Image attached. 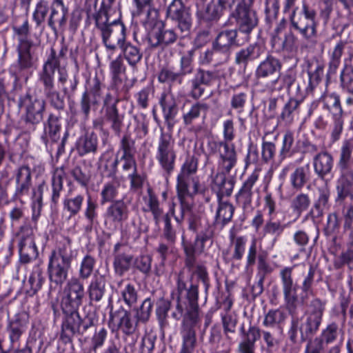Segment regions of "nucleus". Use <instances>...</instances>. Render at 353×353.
Masks as SVG:
<instances>
[{
    "instance_id": "nucleus-1",
    "label": "nucleus",
    "mask_w": 353,
    "mask_h": 353,
    "mask_svg": "<svg viewBox=\"0 0 353 353\" xmlns=\"http://www.w3.org/2000/svg\"><path fill=\"white\" fill-rule=\"evenodd\" d=\"M198 298V285L191 284L187 288L183 276L179 274L176 290L171 293V301L162 298L157 303L156 314L161 326L168 324L167 318L171 302L174 304L172 317L176 321L183 317L181 329L183 343L179 353H192L195 347L196 330L200 323Z\"/></svg>"
},
{
    "instance_id": "nucleus-2",
    "label": "nucleus",
    "mask_w": 353,
    "mask_h": 353,
    "mask_svg": "<svg viewBox=\"0 0 353 353\" xmlns=\"http://www.w3.org/2000/svg\"><path fill=\"white\" fill-rule=\"evenodd\" d=\"M75 255V251L72 250L71 240L69 239H65L57 249L52 251L47 270L52 285L61 287L68 280Z\"/></svg>"
},
{
    "instance_id": "nucleus-3",
    "label": "nucleus",
    "mask_w": 353,
    "mask_h": 353,
    "mask_svg": "<svg viewBox=\"0 0 353 353\" xmlns=\"http://www.w3.org/2000/svg\"><path fill=\"white\" fill-rule=\"evenodd\" d=\"M97 28L100 30L102 43L108 51L114 52L126 41V28L117 20L109 21L108 12H97L95 17Z\"/></svg>"
},
{
    "instance_id": "nucleus-4",
    "label": "nucleus",
    "mask_w": 353,
    "mask_h": 353,
    "mask_svg": "<svg viewBox=\"0 0 353 353\" xmlns=\"http://www.w3.org/2000/svg\"><path fill=\"white\" fill-rule=\"evenodd\" d=\"M223 140L209 143L212 150H218L219 165L223 170L228 172L236 165L237 155L235 146L230 143L235 137L234 124L232 119L225 120L223 123Z\"/></svg>"
},
{
    "instance_id": "nucleus-5",
    "label": "nucleus",
    "mask_w": 353,
    "mask_h": 353,
    "mask_svg": "<svg viewBox=\"0 0 353 353\" xmlns=\"http://www.w3.org/2000/svg\"><path fill=\"white\" fill-rule=\"evenodd\" d=\"M291 26L297 30L305 39L307 46L312 47L316 43L317 23L316 21V12L307 5L303 6L302 12L296 14L294 10L290 16Z\"/></svg>"
},
{
    "instance_id": "nucleus-6",
    "label": "nucleus",
    "mask_w": 353,
    "mask_h": 353,
    "mask_svg": "<svg viewBox=\"0 0 353 353\" xmlns=\"http://www.w3.org/2000/svg\"><path fill=\"white\" fill-rule=\"evenodd\" d=\"M199 158L195 155H188L181 165L177 176L176 190L182 194H199L202 189L197 177L192 176L198 170Z\"/></svg>"
},
{
    "instance_id": "nucleus-7",
    "label": "nucleus",
    "mask_w": 353,
    "mask_h": 353,
    "mask_svg": "<svg viewBox=\"0 0 353 353\" xmlns=\"http://www.w3.org/2000/svg\"><path fill=\"white\" fill-rule=\"evenodd\" d=\"M62 311L65 317L61 324L60 339L64 343H70L72 337L75 335H83L93 325V321L88 317L82 319L78 310L70 311V312L65 310Z\"/></svg>"
},
{
    "instance_id": "nucleus-8",
    "label": "nucleus",
    "mask_w": 353,
    "mask_h": 353,
    "mask_svg": "<svg viewBox=\"0 0 353 353\" xmlns=\"http://www.w3.org/2000/svg\"><path fill=\"white\" fill-rule=\"evenodd\" d=\"M174 145L171 134L162 132L158 140L155 158L167 175H170L175 167L176 152Z\"/></svg>"
},
{
    "instance_id": "nucleus-9",
    "label": "nucleus",
    "mask_w": 353,
    "mask_h": 353,
    "mask_svg": "<svg viewBox=\"0 0 353 353\" xmlns=\"http://www.w3.org/2000/svg\"><path fill=\"white\" fill-rule=\"evenodd\" d=\"M253 0H236V7L231 12L230 17L235 19L239 31L249 34L258 25V18L251 10Z\"/></svg>"
},
{
    "instance_id": "nucleus-10",
    "label": "nucleus",
    "mask_w": 353,
    "mask_h": 353,
    "mask_svg": "<svg viewBox=\"0 0 353 353\" xmlns=\"http://www.w3.org/2000/svg\"><path fill=\"white\" fill-rule=\"evenodd\" d=\"M179 36L173 28H167L164 24L154 27L148 32L146 40L148 48L158 50L159 55L170 50V47L176 42Z\"/></svg>"
},
{
    "instance_id": "nucleus-11",
    "label": "nucleus",
    "mask_w": 353,
    "mask_h": 353,
    "mask_svg": "<svg viewBox=\"0 0 353 353\" xmlns=\"http://www.w3.org/2000/svg\"><path fill=\"white\" fill-rule=\"evenodd\" d=\"M85 296V288L83 282L77 277L69 279L63 289V295L61 301L62 310L70 312L83 303Z\"/></svg>"
},
{
    "instance_id": "nucleus-12",
    "label": "nucleus",
    "mask_w": 353,
    "mask_h": 353,
    "mask_svg": "<svg viewBox=\"0 0 353 353\" xmlns=\"http://www.w3.org/2000/svg\"><path fill=\"white\" fill-rule=\"evenodd\" d=\"M19 105L26 110L25 121L32 130L39 124L43 117L46 108L45 100L36 94H26L19 99Z\"/></svg>"
},
{
    "instance_id": "nucleus-13",
    "label": "nucleus",
    "mask_w": 353,
    "mask_h": 353,
    "mask_svg": "<svg viewBox=\"0 0 353 353\" xmlns=\"http://www.w3.org/2000/svg\"><path fill=\"white\" fill-rule=\"evenodd\" d=\"M344 332L338 323L332 322L326 325L321 332L319 336L310 339L307 343V353H319L320 350H323L324 344L328 345L333 343L340 339V342L337 345H342Z\"/></svg>"
},
{
    "instance_id": "nucleus-14",
    "label": "nucleus",
    "mask_w": 353,
    "mask_h": 353,
    "mask_svg": "<svg viewBox=\"0 0 353 353\" xmlns=\"http://www.w3.org/2000/svg\"><path fill=\"white\" fill-rule=\"evenodd\" d=\"M321 323V320L305 314L300 318H292L291 327L288 332L289 338L295 343L299 331L302 341L312 339L311 338L319 331Z\"/></svg>"
},
{
    "instance_id": "nucleus-15",
    "label": "nucleus",
    "mask_w": 353,
    "mask_h": 353,
    "mask_svg": "<svg viewBox=\"0 0 353 353\" xmlns=\"http://www.w3.org/2000/svg\"><path fill=\"white\" fill-rule=\"evenodd\" d=\"M167 16L177 23L181 37L188 36L192 28V19L189 8L185 7L182 0H173L168 8Z\"/></svg>"
},
{
    "instance_id": "nucleus-16",
    "label": "nucleus",
    "mask_w": 353,
    "mask_h": 353,
    "mask_svg": "<svg viewBox=\"0 0 353 353\" xmlns=\"http://www.w3.org/2000/svg\"><path fill=\"white\" fill-rule=\"evenodd\" d=\"M20 261L28 263L38 256V250L33 237V229L28 225L21 227L19 233Z\"/></svg>"
},
{
    "instance_id": "nucleus-17",
    "label": "nucleus",
    "mask_w": 353,
    "mask_h": 353,
    "mask_svg": "<svg viewBox=\"0 0 353 353\" xmlns=\"http://www.w3.org/2000/svg\"><path fill=\"white\" fill-rule=\"evenodd\" d=\"M282 65L279 59L269 55L257 65L254 76L258 84L265 87V83L277 77L280 72Z\"/></svg>"
},
{
    "instance_id": "nucleus-18",
    "label": "nucleus",
    "mask_w": 353,
    "mask_h": 353,
    "mask_svg": "<svg viewBox=\"0 0 353 353\" xmlns=\"http://www.w3.org/2000/svg\"><path fill=\"white\" fill-rule=\"evenodd\" d=\"M39 43L32 41L21 40V44L17 46V65L19 71L29 70L34 68L37 61L36 51Z\"/></svg>"
},
{
    "instance_id": "nucleus-19",
    "label": "nucleus",
    "mask_w": 353,
    "mask_h": 353,
    "mask_svg": "<svg viewBox=\"0 0 353 353\" xmlns=\"http://www.w3.org/2000/svg\"><path fill=\"white\" fill-rule=\"evenodd\" d=\"M216 78L217 75L215 71L198 68L190 80L191 97L195 100L200 99L205 92L204 86L212 85L216 80Z\"/></svg>"
},
{
    "instance_id": "nucleus-20",
    "label": "nucleus",
    "mask_w": 353,
    "mask_h": 353,
    "mask_svg": "<svg viewBox=\"0 0 353 353\" xmlns=\"http://www.w3.org/2000/svg\"><path fill=\"white\" fill-rule=\"evenodd\" d=\"M39 81L43 85V93L50 104L57 110H62L65 107L63 94L55 88L54 76L52 73L39 74Z\"/></svg>"
},
{
    "instance_id": "nucleus-21",
    "label": "nucleus",
    "mask_w": 353,
    "mask_h": 353,
    "mask_svg": "<svg viewBox=\"0 0 353 353\" xmlns=\"http://www.w3.org/2000/svg\"><path fill=\"white\" fill-rule=\"evenodd\" d=\"M282 289L286 304L291 311L295 309L296 303L298 300L297 285L292 278V268H285L280 272Z\"/></svg>"
},
{
    "instance_id": "nucleus-22",
    "label": "nucleus",
    "mask_w": 353,
    "mask_h": 353,
    "mask_svg": "<svg viewBox=\"0 0 353 353\" xmlns=\"http://www.w3.org/2000/svg\"><path fill=\"white\" fill-rule=\"evenodd\" d=\"M259 179V174L256 172H252L243 182L241 188L235 195L236 204L243 211L252 208V199L254 193V187Z\"/></svg>"
},
{
    "instance_id": "nucleus-23",
    "label": "nucleus",
    "mask_w": 353,
    "mask_h": 353,
    "mask_svg": "<svg viewBox=\"0 0 353 353\" xmlns=\"http://www.w3.org/2000/svg\"><path fill=\"white\" fill-rule=\"evenodd\" d=\"M15 180V190L14 199H21L22 196L28 195L32 188V172L28 165L19 166L14 174Z\"/></svg>"
},
{
    "instance_id": "nucleus-24",
    "label": "nucleus",
    "mask_w": 353,
    "mask_h": 353,
    "mask_svg": "<svg viewBox=\"0 0 353 353\" xmlns=\"http://www.w3.org/2000/svg\"><path fill=\"white\" fill-rule=\"evenodd\" d=\"M319 102L323 103V109L331 113L334 117L342 116L343 110L340 103L339 96L335 93L323 94L319 101H314L307 105V117H310L314 110L318 107Z\"/></svg>"
},
{
    "instance_id": "nucleus-25",
    "label": "nucleus",
    "mask_w": 353,
    "mask_h": 353,
    "mask_svg": "<svg viewBox=\"0 0 353 353\" xmlns=\"http://www.w3.org/2000/svg\"><path fill=\"white\" fill-rule=\"evenodd\" d=\"M110 317L111 320L117 319L118 328L127 336H130L135 333L137 330L139 320L138 319L132 315V314L120 307L115 312L110 311Z\"/></svg>"
},
{
    "instance_id": "nucleus-26",
    "label": "nucleus",
    "mask_w": 353,
    "mask_h": 353,
    "mask_svg": "<svg viewBox=\"0 0 353 353\" xmlns=\"http://www.w3.org/2000/svg\"><path fill=\"white\" fill-rule=\"evenodd\" d=\"M165 122L170 130L176 123V116L178 113V101L173 94L168 93L162 95L160 100Z\"/></svg>"
},
{
    "instance_id": "nucleus-27",
    "label": "nucleus",
    "mask_w": 353,
    "mask_h": 353,
    "mask_svg": "<svg viewBox=\"0 0 353 353\" xmlns=\"http://www.w3.org/2000/svg\"><path fill=\"white\" fill-rule=\"evenodd\" d=\"M296 79V72L293 70H288L285 73L277 75L276 78L268 82L265 85V91L272 93L274 92H279L283 89L290 91L292 85L295 83Z\"/></svg>"
},
{
    "instance_id": "nucleus-28",
    "label": "nucleus",
    "mask_w": 353,
    "mask_h": 353,
    "mask_svg": "<svg viewBox=\"0 0 353 353\" xmlns=\"http://www.w3.org/2000/svg\"><path fill=\"white\" fill-rule=\"evenodd\" d=\"M263 53L264 48L261 46L256 43L249 45L236 52L235 63L245 69L249 62L259 59Z\"/></svg>"
},
{
    "instance_id": "nucleus-29",
    "label": "nucleus",
    "mask_w": 353,
    "mask_h": 353,
    "mask_svg": "<svg viewBox=\"0 0 353 353\" xmlns=\"http://www.w3.org/2000/svg\"><path fill=\"white\" fill-rule=\"evenodd\" d=\"M218 206L215 214L214 225L220 229H223L232 219L234 207L225 198L217 199Z\"/></svg>"
},
{
    "instance_id": "nucleus-30",
    "label": "nucleus",
    "mask_w": 353,
    "mask_h": 353,
    "mask_svg": "<svg viewBox=\"0 0 353 353\" xmlns=\"http://www.w3.org/2000/svg\"><path fill=\"white\" fill-rule=\"evenodd\" d=\"M68 9L63 4V0H54L51 6V13L48 19V26L54 31L57 30L56 23L59 28L63 29L67 21Z\"/></svg>"
},
{
    "instance_id": "nucleus-31",
    "label": "nucleus",
    "mask_w": 353,
    "mask_h": 353,
    "mask_svg": "<svg viewBox=\"0 0 353 353\" xmlns=\"http://www.w3.org/2000/svg\"><path fill=\"white\" fill-rule=\"evenodd\" d=\"M219 165H220L219 164ZM221 172H217L212 178V189L216 194L217 199L230 196L232 192L234 184L231 181L227 180L225 174L230 172H226L219 166Z\"/></svg>"
},
{
    "instance_id": "nucleus-32",
    "label": "nucleus",
    "mask_w": 353,
    "mask_h": 353,
    "mask_svg": "<svg viewBox=\"0 0 353 353\" xmlns=\"http://www.w3.org/2000/svg\"><path fill=\"white\" fill-rule=\"evenodd\" d=\"M129 209L123 199L112 203L105 212L106 218L114 224H121L128 219Z\"/></svg>"
},
{
    "instance_id": "nucleus-33",
    "label": "nucleus",
    "mask_w": 353,
    "mask_h": 353,
    "mask_svg": "<svg viewBox=\"0 0 353 353\" xmlns=\"http://www.w3.org/2000/svg\"><path fill=\"white\" fill-rule=\"evenodd\" d=\"M98 136L94 132H86L77 140L76 148L78 154L83 157L88 154H96L98 150Z\"/></svg>"
},
{
    "instance_id": "nucleus-34",
    "label": "nucleus",
    "mask_w": 353,
    "mask_h": 353,
    "mask_svg": "<svg viewBox=\"0 0 353 353\" xmlns=\"http://www.w3.org/2000/svg\"><path fill=\"white\" fill-rule=\"evenodd\" d=\"M340 177L338 180L336 190L338 198L343 200L349 195L350 188L353 185V168L344 166L339 168Z\"/></svg>"
},
{
    "instance_id": "nucleus-35",
    "label": "nucleus",
    "mask_w": 353,
    "mask_h": 353,
    "mask_svg": "<svg viewBox=\"0 0 353 353\" xmlns=\"http://www.w3.org/2000/svg\"><path fill=\"white\" fill-rule=\"evenodd\" d=\"M237 37V29H223L218 33L212 43L230 53L233 47L239 46Z\"/></svg>"
},
{
    "instance_id": "nucleus-36",
    "label": "nucleus",
    "mask_w": 353,
    "mask_h": 353,
    "mask_svg": "<svg viewBox=\"0 0 353 353\" xmlns=\"http://www.w3.org/2000/svg\"><path fill=\"white\" fill-rule=\"evenodd\" d=\"M106 278L99 271L95 272L88 287V293L91 301H100L105 292Z\"/></svg>"
},
{
    "instance_id": "nucleus-37",
    "label": "nucleus",
    "mask_w": 353,
    "mask_h": 353,
    "mask_svg": "<svg viewBox=\"0 0 353 353\" xmlns=\"http://www.w3.org/2000/svg\"><path fill=\"white\" fill-rule=\"evenodd\" d=\"M236 0H217L210 3L203 14V19L206 21H216L223 14V10L227 8H231L236 3Z\"/></svg>"
},
{
    "instance_id": "nucleus-38",
    "label": "nucleus",
    "mask_w": 353,
    "mask_h": 353,
    "mask_svg": "<svg viewBox=\"0 0 353 353\" xmlns=\"http://www.w3.org/2000/svg\"><path fill=\"white\" fill-rule=\"evenodd\" d=\"M330 188L325 183L316 189L315 201L313 205L312 212L316 216L320 217L323 214L325 210L328 209L330 204Z\"/></svg>"
},
{
    "instance_id": "nucleus-39",
    "label": "nucleus",
    "mask_w": 353,
    "mask_h": 353,
    "mask_svg": "<svg viewBox=\"0 0 353 353\" xmlns=\"http://www.w3.org/2000/svg\"><path fill=\"white\" fill-rule=\"evenodd\" d=\"M68 51V46L63 43H61L58 54H57L54 49L52 48L50 56L44 63L42 70L39 74H44L48 72L52 73V76H54L55 69L59 68L61 61L66 59Z\"/></svg>"
},
{
    "instance_id": "nucleus-40",
    "label": "nucleus",
    "mask_w": 353,
    "mask_h": 353,
    "mask_svg": "<svg viewBox=\"0 0 353 353\" xmlns=\"http://www.w3.org/2000/svg\"><path fill=\"white\" fill-rule=\"evenodd\" d=\"M272 48L278 51L291 52L297 49L298 38L290 30L285 34L283 38L276 34L272 36Z\"/></svg>"
},
{
    "instance_id": "nucleus-41",
    "label": "nucleus",
    "mask_w": 353,
    "mask_h": 353,
    "mask_svg": "<svg viewBox=\"0 0 353 353\" xmlns=\"http://www.w3.org/2000/svg\"><path fill=\"white\" fill-rule=\"evenodd\" d=\"M313 165L315 173L323 179L332 169L333 158L327 152L319 153L313 159Z\"/></svg>"
},
{
    "instance_id": "nucleus-42",
    "label": "nucleus",
    "mask_w": 353,
    "mask_h": 353,
    "mask_svg": "<svg viewBox=\"0 0 353 353\" xmlns=\"http://www.w3.org/2000/svg\"><path fill=\"white\" fill-rule=\"evenodd\" d=\"M61 123L59 118L52 114H50L47 121L44 123V133L41 136L43 143L47 145L48 138L53 142L57 141L60 138Z\"/></svg>"
},
{
    "instance_id": "nucleus-43",
    "label": "nucleus",
    "mask_w": 353,
    "mask_h": 353,
    "mask_svg": "<svg viewBox=\"0 0 353 353\" xmlns=\"http://www.w3.org/2000/svg\"><path fill=\"white\" fill-rule=\"evenodd\" d=\"M287 225L288 224L282 223L280 221H275L272 217H270L266 221L263 227L261 234L263 237H265L267 235L273 236L271 241V248L274 246L278 239L282 235L287 228Z\"/></svg>"
},
{
    "instance_id": "nucleus-44",
    "label": "nucleus",
    "mask_w": 353,
    "mask_h": 353,
    "mask_svg": "<svg viewBox=\"0 0 353 353\" xmlns=\"http://www.w3.org/2000/svg\"><path fill=\"white\" fill-rule=\"evenodd\" d=\"M119 49L123 58L131 67L137 66L143 58V52L141 48L130 41H125Z\"/></svg>"
},
{
    "instance_id": "nucleus-45",
    "label": "nucleus",
    "mask_w": 353,
    "mask_h": 353,
    "mask_svg": "<svg viewBox=\"0 0 353 353\" xmlns=\"http://www.w3.org/2000/svg\"><path fill=\"white\" fill-rule=\"evenodd\" d=\"M121 184L119 180L114 178L111 181L105 183L101 192V203L114 202L119 196Z\"/></svg>"
},
{
    "instance_id": "nucleus-46",
    "label": "nucleus",
    "mask_w": 353,
    "mask_h": 353,
    "mask_svg": "<svg viewBox=\"0 0 353 353\" xmlns=\"http://www.w3.org/2000/svg\"><path fill=\"white\" fill-rule=\"evenodd\" d=\"M310 175L309 164L297 167L290 175V184L294 189L300 190L310 180Z\"/></svg>"
},
{
    "instance_id": "nucleus-47",
    "label": "nucleus",
    "mask_w": 353,
    "mask_h": 353,
    "mask_svg": "<svg viewBox=\"0 0 353 353\" xmlns=\"http://www.w3.org/2000/svg\"><path fill=\"white\" fill-rule=\"evenodd\" d=\"M178 197L180 201V206L179 212L176 214L174 208L170 210L171 214L174 216L176 221L178 223H181L185 219L188 220V217L190 214H193L194 212L192 210L191 205L186 201L187 196L192 197L196 194H182L181 192L177 190Z\"/></svg>"
},
{
    "instance_id": "nucleus-48",
    "label": "nucleus",
    "mask_w": 353,
    "mask_h": 353,
    "mask_svg": "<svg viewBox=\"0 0 353 353\" xmlns=\"http://www.w3.org/2000/svg\"><path fill=\"white\" fill-rule=\"evenodd\" d=\"M210 108L209 104L204 102H196L194 103L190 109L183 114V123L185 125H191L193 121L200 117L205 119L207 112Z\"/></svg>"
},
{
    "instance_id": "nucleus-49",
    "label": "nucleus",
    "mask_w": 353,
    "mask_h": 353,
    "mask_svg": "<svg viewBox=\"0 0 353 353\" xmlns=\"http://www.w3.org/2000/svg\"><path fill=\"white\" fill-rule=\"evenodd\" d=\"M124 117V114L120 113L117 108L110 107L105 111V119L116 135H119L121 132Z\"/></svg>"
},
{
    "instance_id": "nucleus-50",
    "label": "nucleus",
    "mask_w": 353,
    "mask_h": 353,
    "mask_svg": "<svg viewBox=\"0 0 353 353\" xmlns=\"http://www.w3.org/2000/svg\"><path fill=\"white\" fill-rule=\"evenodd\" d=\"M83 202L84 196L82 194L68 196L63 200V210L68 213V218L71 219L79 214L82 209Z\"/></svg>"
},
{
    "instance_id": "nucleus-51",
    "label": "nucleus",
    "mask_w": 353,
    "mask_h": 353,
    "mask_svg": "<svg viewBox=\"0 0 353 353\" xmlns=\"http://www.w3.org/2000/svg\"><path fill=\"white\" fill-rule=\"evenodd\" d=\"M99 205L97 202L89 196L86 200L83 216L87 221L86 230H91L94 225L99 223Z\"/></svg>"
},
{
    "instance_id": "nucleus-52",
    "label": "nucleus",
    "mask_w": 353,
    "mask_h": 353,
    "mask_svg": "<svg viewBox=\"0 0 353 353\" xmlns=\"http://www.w3.org/2000/svg\"><path fill=\"white\" fill-rule=\"evenodd\" d=\"M58 83L61 88L63 95L70 96L77 89L78 80L76 77L69 78L67 71L62 68L58 70Z\"/></svg>"
},
{
    "instance_id": "nucleus-53",
    "label": "nucleus",
    "mask_w": 353,
    "mask_h": 353,
    "mask_svg": "<svg viewBox=\"0 0 353 353\" xmlns=\"http://www.w3.org/2000/svg\"><path fill=\"white\" fill-rule=\"evenodd\" d=\"M66 174L63 167L57 168L53 172L52 177V201L57 204L61 196V192L63 190V179Z\"/></svg>"
},
{
    "instance_id": "nucleus-54",
    "label": "nucleus",
    "mask_w": 353,
    "mask_h": 353,
    "mask_svg": "<svg viewBox=\"0 0 353 353\" xmlns=\"http://www.w3.org/2000/svg\"><path fill=\"white\" fill-rule=\"evenodd\" d=\"M133 261L134 257L132 254L126 253L116 254L113 262L115 273L119 276H123L130 269Z\"/></svg>"
},
{
    "instance_id": "nucleus-55",
    "label": "nucleus",
    "mask_w": 353,
    "mask_h": 353,
    "mask_svg": "<svg viewBox=\"0 0 353 353\" xmlns=\"http://www.w3.org/2000/svg\"><path fill=\"white\" fill-rule=\"evenodd\" d=\"M301 101L290 98L284 105L280 118L287 123H291L294 117L299 113Z\"/></svg>"
},
{
    "instance_id": "nucleus-56",
    "label": "nucleus",
    "mask_w": 353,
    "mask_h": 353,
    "mask_svg": "<svg viewBox=\"0 0 353 353\" xmlns=\"http://www.w3.org/2000/svg\"><path fill=\"white\" fill-rule=\"evenodd\" d=\"M345 46V42L340 41L330 52L328 72L334 74L341 63V59Z\"/></svg>"
},
{
    "instance_id": "nucleus-57",
    "label": "nucleus",
    "mask_w": 353,
    "mask_h": 353,
    "mask_svg": "<svg viewBox=\"0 0 353 353\" xmlns=\"http://www.w3.org/2000/svg\"><path fill=\"white\" fill-rule=\"evenodd\" d=\"M145 201L146 208L143 210L150 212L153 215L155 224L159 225L163 212L162 208H160L158 199L152 192H149L148 197L145 198Z\"/></svg>"
},
{
    "instance_id": "nucleus-58",
    "label": "nucleus",
    "mask_w": 353,
    "mask_h": 353,
    "mask_svg": "<svg viewBox=\"0 0 353 353\" xmlns=\"http://www.w3.org/2000/svg\"><path fill=\"white\" fill-rule=\"evenodd\" d=\"M312 65H310V69L307 72L309 77V84L306 88V91L308 94L312 93L314 92L316 87L321 81L322 77L323 75L324 67L323 64L316 62L314 70H312Z\"/></svg>"
},
{
    "instance_id": "nucleus-59",
    "label": "nucleus",
    "mask_w": 353,
    "mask_h": 353,
    "mask_svg": "<svg viewBox=\"0 0 353 353\" xmlns=\"http://www.w3.org/2000/svg\"><path fill=\"white\" fill-rule=\"evenodd\" d=\"M158 80L160 83L172 85L174 83L181 84L183 79L178 72L174 70L172 68L165 66L163 67L158 75Z\"/></svg>"
},
{
    "instance_id": "nucleus-60",
    "label": "nucleus",
    "mask_w": 353,
    "mask_h": 353,
    "mask_svg": "<svg viewBox=\"0 0 353 353\" xmlns=\"http://www.w3.org/2000/svg\"><path fill=\"white\" fill-rule=\"evenodd\" d=\"M186 268L191 273V279L193 276H196L197 279L203 283L205 291H208L210 287V279L206 267L203 264L194 262L191 267Z\"/></svg>"
},
{
    "instance_id": "nucleus-61",
    "label": "nucleus",
    "mask_w": 353,
    "mask_h": 353,
    "mask_svg": "<svg viewBox=\"0 0 353 353\" xmlns=\"http://www.w3.org/2000/svg\"><path fill=\"white\" fill-rule=\"evenodd\" d=\"M284 312L281 310H270L265 314L263 325L267 327H277L280 329V324L285 320Z\"/></svg>"
},
{
    "instance_id": "nucleus-62",
    "label": "nucleus",
    "mask_w": 353,
    "mask_h": 353,
    "mask_svg": "<svg viewBox=\"0 0 353 353\" xmlns=\"http://www.w3.org/2000/svg\"><path fill=\"white\" fill-rule=\"evenodd\" d=\"M121 152V157H134L136 153L135 142L130 134H124L119 142V149L117 152V156Z\"/></svg>"
},
{
    "instance_id": "nucleus-63",
    "label": "nucleus",
    "mask_w": 353,
    "mask_h": 353,
    "mask_svg": "<svg viewBox=\"0 0 353 353\" xmlns=\"http://www.w3.org/2000/svg\"><path fill=\"white\" fill-rule=\"evenodd\" d=\"M325 306V302L319 298H314L307 305V310L304 314L322 321Z\"/></svg>"
},
{
    "instance_id": "nucleus-64",
    "label": "nucleus",
    "mask_w": 353,
    "mask_h": 353,
    "mask_svg": "<svg viewBox=\"0 0 353 353\" xmlns=\"http://www.w3.org/2000/svg\"><path fill=\"white\" fill-rule=\"evenodd\" d=\"M152 258L148 254L140 255L133 261L135 268L147 277L152 272Z\"/></svg>"
}]
</instances>
